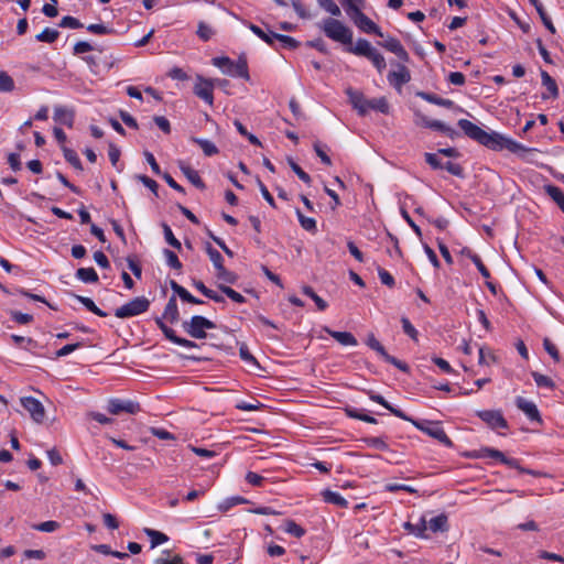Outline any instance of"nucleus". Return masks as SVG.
Returning a JSON list of instances; mask_svg holds the SVG:
<instances>
[{
    "label": "nucleus",
    "instance_id": "1",
    "mask_svg": "<svg viewBox=\"0 0 564 564\" xmlns=\"http://www.w3.org/2000/svg\"><path fill=\"white\" fill-rule=\"evenodd\" d=\"M463 132L470 139L494 151L507 149L511 153L521 154L530 151L523 144L507 138L497 132H487L467 119H459L457 122Z\"/></svg>",
    "mask_w": 564,
    "mask_h": 564
},
{
    "label": "nucleus",
    "instance_id": "2",
    "mask_svg": "<svg viewBox=\"0 0 564 564\" xmlns=\"http://www.w3.org/2000/svg\"><path fill=\"white\" fill-rule=\"evenodd\" d=\"M319 28L328 39L347 45V47L352 46V31L340 20L327 18L323 20Z\"/></svg>",
    "mask_w": 564,
    "mask_h": 564
},
{
    "label": "nucleus",
    "instance_id": "3",
    "mask_svg": "<svg viewBox=\"0 0 564 564\" xmlns=\"http://www.w3.org/2000/svg\"><path fill=\"white\" fill-rule=\"evenodd\" d=\"M213 65L220 68L224 74L232 77L249 79L248 63L246 56L241 55L234 62L227 56L214 57Z\"/></svg>",
    "mask_w": 564,
    "mask_h": 564
},
{
    "label": "nucleus",
    "instance_id": "4",
    "mask_svg": "<svg viewBox=\"0 0 564 564\" xmlns=\"http://www.w3.org/2000/svg\"><path fill=\"white\" fill-rule=\"evenodd\" d=\"M346 51L348 53L368 58L371 61L379 73H382L387 66L383 55L380 54L375 47H372L370 42L365 39H359L355 46L346 47Z\"/></svg>",
    "mask_w": 564,
    "mask_h": 564
},
{
    "label": "nucleus",
    "instance_id": "5",
    "mask_svg": "<svg viewBox=\"0 0 564 564\" xmlns=\"http://www.w3.org/2000/svg\"><path fill=\"white\" fill-rule=\"evenodd\" d=\"M182 327L191 337L204 339L207 336L206 329H214L216 325L204 316L195 315L189 321H184Z\"/></svg>",
    "mask_w": 564,
    "mask_h": 564
},
{
    "label": "nucleus",
    "instance_id": "6",
    "mask_svg": "<svg viewBox=\"0 0 564 564\" xmlns=\"http://www.w3.org/2000/svg\"><path fill=\"white\" fill-rule=\"evenodd\" d=\"M150 307V301L145 296H138L116 308L115 316L118 318H129L147 312Z\"/></svg>",
    "mask_w": 564,
    "mask_h": 564
},
{
    "label": "nucleus",
    "instance_id": "7",
    "mask_svg": "<svg viewBox=\"0 0 564 564\" xmlns=\"http://www.w3.org/2000/svg\"><path fill=\"white\" fill-rule=\"evenodd\" d=\"M414 124L417 127L429 128L436 131H440L447 135L451 139H455L459 135V133L453 129L452 127L445 124L440 120H433L424 116L421 111L414 112Z\"/></svg>",
    "mask_w": 564,
    "mask_h": 564
},
{
    "label": "nucleus",
    "instance_id": "8",
    "mask_svg": "<svg viewBox=\"0 0 564 564\" xmlns=\"http://www.w3.org/2000/svg\"><path fill=\"white\" fill-rule=\"evenodd\" d=\"M412 424L419 429L420 431L426 433L429 436L437 440L440 443L444 444L447 447L453 446V442L445 433L444 429L437 422H419L412 421Z\"/></svg>",
    "mask_w": 564,
    "mask_h": 564
},
{
    "label": "nucleus",
    "instance_id": "9",
    "mask_svg": "<svg viewBox=\"0 0 564 564\" xmlns=\"http://www.w3.org/2000/svg\"><path fill=\"white\" fill-rule=\"evenodd\" d=\"M367 345L372 349L375 350L377 354H379L383 359L384 361L395 366L398 369H400L401 371L403 372H408L409 371V366L397 359L395 357L389 355L386 350V348L381 345V343L375 337L373 334H369L367 336Z\"/></svg>",
    "mask_w": 564,
    "mask_h": 564
},
{
    "label": "nucleus",
    "instance_id": "10",
    "mask_svg": "<svg viewBox=\"0 0 564 564\" xmlns=\"http://www.w3.org/2000/svg\"><path fill=\"white\" fill-rule=\"evenodd\" d=\"M354 23L357 25L358 29H360L362 32L368 34H376L380 37H383V33L381 32L380 28L371 20L369 19L361 9L355 12H351L348 14Z\"/></svg>",
    "mask_w": 564,
    "mask_h": 564
},
{
    "label": "nucleus",
    "instance_id": "11",
    "mask_svg": "<svg viewBox=\"0 0 564 564\" xmlns=\"http://www.w3.org/2000/svg\"><path fill=\"white\" fill-rule=\"evenodd\" d=\"M194 94L203 99L209 106L214 104V83L212 79L204 78L200 75L196 77V84L194 86Z\"/></svg>",
    "mask_w": 564,
    "mask_h": 564
},
{
    "label": "nucleus",
    "instance_id": "12",
    "mask_svg": "<svg viewBox=\"0 0 564 564\" xmlns=\"http://www.w3.org/2000/svg\"><path fill=\"white\" fill-rule=\"evenodd\" d=\"M107 410L112 415H118L122 412L129 414H135L140 412V404L132 400H122V399H110L108 401Z\"/></svg>",
    "mask_w": 564,
    "mask_h": 564
},
{
    "label": "nucleus",
    "instance_id": "13",
    "mask_svg": "<svg viewBox=\"0 0 564 564\" xmlns=\"http://www.w3.org/2000/svg\"><path fill=\"white\" fill-rule=\"evenodd\" d=\"M20 402L36 423H42L44 421L45 409L37 399L33 397H23L20 399Z\"/></svg>",
    "mask_w": 564,
    "mask_h": 564
},
{
    "label": "nucleus",
    "instance_id": "14",
    "mask_svg": "<svg viewBox=\"0 0 564 564\" xmlns=\"http://www.w3.org/2000/svg\"><path fill=\"white\" fill-rule=\"evenodd\" d=\"M480 452H481V454H480L481 457L496 458L499 462H501L502 464H505L511 468H516V469L520 470L521 473L533 474L531 470H527V469L522 468L519 465L518 459L509 458L502 452H500L498 449L486 447V448H482Z\"/></svg>",
    "mask_w": 564,
    "mask_h": 564
},
{
    "label": "nucleus",
    "instance_id": "15",
    "mask_svg": "<svg viewBox=\"0 0 564 564\" xmlns=\"http://www.w3.org/2000/svg\"><path fill=\"white\" fill-rule=\"evenodd\" d=\"M477 415L491 429H508V422L498 410H484Z\"/></svg>",
    "mask_w": 564,
    "mask_h": 564
},
{
    "label": "nucleus",
    "instance_id": "16",
    "mask_svg": "<svg viewBox=\"0 0 564 564\" xmlns=\"http://www.w3.org/2000/svg\"><path fill=\"white\" fill-rule=\"evenodd\" d=\"M411 80L409 68L403 64H397V70L388 74V82L397 89H401L403 85Z\"/></svg>",
    "mask_w": 564,
    "mask_h": 564
},
{
    "label": "nucleus",
    "instance_id": "17",
    "mask_svg": "<svg viewBox=\"0 0 564 564\" xmlns=\"http://www.w3.org/2000/svg\"><path fill=\"white\" fill-rule=\"evenodd\" d=\"M379 44L387 51L397 55L402 62H409L410 56L398 39L388 36L383 42H380Z\"/></svg>",
    "mask_w": 564,
    "mask_h": 564
},
{
    "label": "nucleus",
    "instance_id": "18",
    "mask_svg": "<svg viewBox=\"0 0 564 564\" xmlns=\"http://www.w3.org/2000/svg\"><path fill=\"white\" fill-rule=\"evenodd\" d=\"M516 405L519 410H521L531 421H535L541 423L542 419L540 412L532 401H529L522 397H518L516 399Z\"/></svg>",
    "mask_w": 564,
    "mask_h": 564
},
{
    "label": "nucleus",
    "instance_id": "19",
    "mask_svg": "<svg viewBox=\"0 0 564 564\" xmlns=\"http://www.w3.org/2000/svg\"><path fill=\"white\" fill-rule=\"evenodd\" d=\"M346 94L352 107L358 110L359 115L365 116L368 112L369 99L365 98L361 91L355 90L352 88H347Z\"/></svg>",
    "mask_w": 564,
    "mask_h": 564
},
{
    "label": "nucleus",
    "instance_id": "20",
    "mask_svg": "<svg viewBox=\"0 0 564 564\" xmlns=\"http://www.w3.org/2000/svg\"><path fill=\"white\" fill-rule=\"evenodd\" d=\"M324 332H326L329 336H332L335 340H337L343 346H357L358 341L356 337L349 332H337L333 330L329 327L325 326Z\"/></svg>",
    "mask_w": 564,
    "mask_h": 564
},
{
    "label": "nucleus",
    "instance_id": "21",
    "mask_svg": "<svg viewBox=\"0 0 564 564\" xmlns=\"http://www.w3.org/2000/svg\"><path fill=\"white\" fill-rule=\"evenodd\" d=\"M180 170L186 176V178L197 188L204 189L205 183L200 178L198 172L191 167L187 163L180 161L178 162Z\"/></svg>",
    "mask_w": 564,
    "mask_h": 564
},
{
    "label": "nucleus",
    "instance_id": "22",
    "mask_svg": "<svg viewBox=\"0 0 564 564\" xmlns=\"http://www.w3.org/2000/svg\"><path fill=\"white\" fill-rule=\"evenodd\" d=\"M75 112L65 107L58 106L54 109V120L72 128L74 124Z\"/></svg>",
    "mask_w": 564,
    "mask_h": 564
},
{
    "label": "nucleus",
    "instance_id": "23",
    "mask_svg": "<svg viewBox=\"0 0 564 564\" xmlns=\"http://www.w3.org/2000/svg\"><path fill=\"white\" fill-rule=\"evenodd\" d=\"M542 85L547 89L549 95L542 94V99L557 98L558 88L556 82L550 76L546 70H541Z\"/></svg>",
    "mask_w": 564,
    "mask_h": 564
},
{
    "label": "nucleus",
    "instance_id": "24",
    "mask_svg": "<svg viewBox=\"0 0 564 564\" xmlns=\"http://www.w3.org/2000/svg\"><path fill=\"white\" fill-rule=\"evenodd\" d=\"M164 336L172 343L185 347V348H196L197 344L195 341L188 340L186 338L180 337L175 334V332L170 328L167 325L164 329H162Z\"/></svg>",
    "mask_w": 564,
    "mask_h": 564
},
{
    "label": "nucleus",
    "instance_id": "25",
    "mask_svg": "<svg viewBox=\"0 0 564 564\" xmlns=\"http://www.w3.org/2000/svg\"><path fill=\"white\" fill-rule=\"evenodd\" d=\"M162 318L167 319L169 322L176 323L180 318L178 307L176 303V297L171 296L165 305Z\"/></svg>",
    "mask_w": 564,
    "mask_h": 564
},
{
    "label": "nucleus",
    "instance_id": "26",
    "mask_svg": "<svg viewBox=\"0 0 564 564\" xmlns=\"http://www.w3.org/2000/svg\"><path fill=\"white\" fill-rule=\"evenodd\" d=\"M530 3L535 8L540 19L542 20L545 28L551 32L555 33V28L552 23L551 18L547 15L542 2L540 0H529Z\"/></svg>",
    "mask_w": 564,
    "mask_h": 564
},
{
    "label": "nucleus",
    "instance_id": "27",
    "mask_svg": "<svg viewBox=\"0 0 564 564\" xmlns=\"http://www.w3.org/2000/svg\"><path fill=\"white\" fill-rule=\"evenodd\" d=\"M544 191L564 213V192L555 185H546L544 186Z\"/></svg>",
    "mask_w": 564,
    "mask_h": 564
},
{
    "label": "nucleus",
    "instance_id": "28",
    "mask_svg": "<svg viewBox=\"0 0 564 564\" xmlns=\"http://www.w3.org/2000/svg\"><path fill=\"white\" fill-rule=\"evenodd\" d=\"M417 96L423 98L424 100L441 106L445 108H453L455 106L454 101L451 99H445L442 97H438L437 95L430 94V93H419Z\"/></svg>",
    "mask_w": 564,
    "mask_h": 564
},
{
    "label": "nucleus",
    "instance_id": "29",
    "mask_svg": "<svg viewBox=\"0 0 564 564\" xmlns=\"http://www.w3.org/2000/svg\"><path fill=\"white\" fill-rule=\"evenodd\" d=\"M76 278L84 283H97L99 278L94 268H79Z\"/></svg>",
    "mask_w": 564,
    "mask_h": 564
},
{
    "label": "nucleus",
    "instance_id": "30",
    "mask_svg": "<svg viewBox=\"0 0 564 564\" xmlns=\"http://www.w3.org/2000/svg\"><path fill=\"white\" fill-rule=\"evenodd\" d=\"M429 528L433 532H445L448 529L447 517L440 514L429 521Z\"/></svg>",
    "mask_w": 564,
    "mask_h": 564
},
{
    "label": "nucleus",
    "instance_id": "31",
    "mask_svg": "<svg viewBox=\"0 0 564 564\" xmlns=\"http://www.w3.org/2000/svg\"><path fill=\"white\" fill-rule=\"evenodd\" d=\"M191 141L199 145L207 156H212L218 153L217 147L209 140L192 137Z\"/></svg>",
    "mask_w": 564,
    "mask_h": 564
},
{
    "label": "nucleus",
    "instance_id": "32",
    "mask_svg": "<svg viewBox=\"0 0 564 564\" xmlns=\"http://www.w3.org/2000/svg\"><path fill=\"white\" fill-rule=\"evenodd\" d=\"M370 109L387 115L389 113L390 107L386 97H380L368 100V110Z\"/></svg>",
    "mask_w": 564,
    "mask_h": 564
},
{
    "label": "nucleus",
    "instance_id": "33",
    "mask_svg": "<svg viewBox=\"0 0 564 564\" xmlns=\"http://www.w3.org/2000/svg\"><path fill=\"white\" fill-rule=\"evenodd\" d=\"M403 527L410 533H412L419 538H424L425 536L424 532L427 529V524H426V521L424 518H421L419 523H416V524H413L411 522H405Z\"/></svg>",
    "mask_w": 564,
    "mask_h": 564
},
{
    "label": "nucleus",
    "instance_id": "34",
    "mask_svg": "<svg viewBox=\"0 0 564 564\" xmlns=\"http://www.w3.org/2000/svg\"><path fill=\"white\" fill-rule=\"evenodd\" d=\"M75 299L80 302L89 312L96 314L100 317H106L107 313L101 311L90 297L82 296V295H75Z\"/></svg>",
    "mask_w": 564,
    "mask_h": 564
},
{
    "label": "nucleus",
    "instance_id": "35",
    "mask_svg": "<svg viewBox=\"0 0 564 564\" xmlns=\"http://www.w3.org/2000/svg\"><path fill=\"white\" fill-rule=\"evenodd\" d=\"M144 533L151 539V547H156L158 545L165 543L169 540V536L160 531L145 528Z\"/></svg>",
    "mask_w": 564,
    "mask_h": 564
},
{
    "label": "nucleus",
    "instance_id": "36",
    "mask_svg": "<svg viewBox=\"0 0 564 564\" xmlns=\"http://www.w3.org/2000/svg\"><path fill=\"white\" fill-rule=\"evenodd\" d=\"M323 497L326 502L336 505L338 507H347L348 505L347 500L343 496L332 490L323 491Z\"/></svg>",
    "mask_w": 564,
    "mask_h": 564
},
{
    "label": "nucleus",
    "instance_id": "37",
    "mask_svg": "<svg viewBox=\"0 0 564 564\" xmlns=\"http://www.w3.org/2000/svg\"><path fill=\"white\" fill-rule=\"evenodd\" d=\"M216 276L219 281H221V284H235L238 281V275L227 270L225 267L217 270Z\"/></svg>",
    "mask_w": 564,
    "mask_h": 564
},
{
    "label": "nucleus",
    "instance_id": "38",
    "mask_svg": "<svg viewBox=\"0 0 564 564\" xmlns=\"http://www.w3.org/2000/svg\"><path fill=\"white\" fill-rule=\"evenodd\" d=\"M59 36V32L55 29L45 28L41 33H39L35 39L39 42L45 43H54Z\"/></svg>",
    "mask_w": 564,
    "mask_h": 564
},
{
    "label": "nucleus",
    "instance_id": "39",
    "mask_svg": "<svg viewBox=\"0 0 564 564\" xmlns=\"http://www.w3.org/2000/svg\"><path fill=\"white\" fill-rule=\"evenodd\" d=\"M63 153H64V158L65 160L76 170L78 171H83V165H82V162L77 155V153L72 150V149H68L66 147H63Z\"/></svg>",
    "mask_w": 564,
    "mask_h": 564
},
{
    "label": "nucleus",
    "instance_id": "40",
    "mask_svg": "<svg viewBox=\"0 0 564 564\" xmlns=\"http://www.w3.org/2000/svg\"><path fill=\"white\" fill-rule=\"evenodd\" d=\"M206 252H207L210 261L213 262L216 271L224 267L223 256L219 253L218 250L213 248L210 243L206 245Z\"/></svg>",
    "mask_w": 564,
    "mask_h": 564
},
{
    "label": "nucleus",
    "instance_id": "41",
    "mask_svg": "<svg viewBox=\"0 0 564 564\" xmlns=\"http://www.w3.org/2000/svg\"><path fill=\"white\" fill-rule=\"evenodd\" d=\"M302 292L315 302L319 311H325L327 308V302L318 296L311 286H303Z\"/></svg>",
    "mask_w": 564,
    "mask_h": 564
},
{
    "label": "nucleus",
    "instance_id": "42",
    "mask_svg": "<svg viewBox=\"0 0 564 564\" xmlns=\"http://www.w3.org/2000/svg\"><path fill=\"white\" fill-rule=\"evenodd\" d=\"M531 375H532L538 387L546 388V389H551V390H553L555 388V383L550 377L542 375L540 372H536V371H533Z\"/></svg>",
    "mask_w": 564,
    "mask_h": 564
},
{
    "label": "nucleus",
    "instance_id": "43",
    "mask_svg": "<svg viewBox=\"0 0 564 564\" xmlns=\"http://www.w3.org/2000/svg\"><path fill=\"white\" fill-rule=\"evenodd\" d=\"M249 29L257 35L259 36L261 40H263L265 43L272 45L273 44V41H274V32L272 31H263L261 28H259L258 25L256 24H250L249 25Z\"/></svg>",
    "mask_w": 564,
    "mask_h": 564
},
{
    "label": "nucleus",
    "instance_id": "44",
    "mask_svg": "<svg viewBox=\"0 0 564 564\" xmlns=\"http://www.w3.org/2000/svg\"><path fill=\"white\" fill-rule=\"evenodd\" d=\"M296 216L303 229L312 232L316 231V221L314 218L304 216L300 209H296Z\"/></svg>",
    "mask_w": 564,
    "mask_h": 564
},
{
    "label": "nucleus",
    "instance_id": "45",
    "mask_svg": "<svg viewBox=\"0 0 564 564\" xmlns=\"http://www.w3.org/2000/svg\"><path fill=\"white\" fill-rule=\"evenodd\" d=\"M318 6L333 17H340L341 10L333 0H317Z\"/></svg>",
    "mask_w": 564,
    "mask_h": 564
},
{
    "label": "nucleus",
    "instance_id": "46",
    "mask_svg": "<svg viewBox=\"0 0 564 564\" xmlns=\"http://www.w3.org/2000/svg\"><path fill=\"white\" fill-rule=\"evenodd\" d=\"M218 289L224 293L226 294L230 300H232L234 302L236 303H245L246 302V299L245 296H242L240 293H238L237 291H235L234 289H231L230 286L228 285H225V284H218Z\"/></svg>",
    "mask_w": 564,
    "mask_h": 564
},
{
    "label": "nucleus",
    "instance_id": "47",
    "mask_svg": "<svg viewBox=\"0 0 564 564\" xmlns=\"http://www.w3.org/2000/svg\"><path fill=\"white\" fill-rule=\"evenodd\" d=\"M284 531L296 538H301L305 534V530L295 523L293 520H286L283 527Z\"/></svg>",
    "mask_w": 564,
    "mask_h": 564
},
{
    "label": "nucleus",
    "instance_id": "48",
    "mask_svg": "<svg viewBox=\"0 0 564 564\" xmlns=\"http://www.w3.org/2000/svg\"><path fill=\"white\" fill-rule=\"evenodd\" d=\"M346 412L349 417L357 419V420H360V421H364V422H367L370 424L377 423V420L373 416L362 413L358 409H347Z\"/></svg>",
    "mask_w": 564,
    "mask_h": 564
},
{
    "label": "nucleus",
    "instance_id": "49",
    "mask_svg": "<svg viewBox=\"0 0 564 564\" xmlns=\"http://www.w3.org/2000/svg\"><path fill=\"white\" fill-rule=\"evenodd\" d=\"M164 238L166 242L172 246L173 248L180 250L182 248L181 242L175 238L171 227L167 224L162 225Z\"/></svg>",
    "mask_w": 564,
    "mask_h": 564
},
{
    "label": "nucleus",
    "instance_id": "50",
    "mask_svg": "<svg viewBox=\"0 0 564 564\" xmlns=\"http://www.w3.org/2000/svg\"><path fill=\"white\" fill-rule=\"evenodd\" d=\"M163 554L166 556L171 555L170 550H164ZM154 564H185L183 557L180 554H175L172 558L159 557L154 561Z\"/></svg>",
    "mask_w": 564,
    "mask_h": 564
},
{
    "label": "nucleus",
    "instance_id": "51",
    "mask_svg": "<svg viewBox=\"0 0 564 564\" xmlns=\"http://www.w3.org/2000/svg\"><path fill=\"white\" fill-rule=\"evenodd\" d=\"M14 89V80L6 72H0V91L10 93Z\"/></svg>",
    "mask_w": 564,
    "mask_h": 564
},
{
    "label": "nucleus",
    "instance_id": "52",
    "mask_svg": "<svg viewBox=\"0 0 564 564\" xmlns=\"http://www.w3.org/2000/svg\"><path fill=\"white\" fill-rule=\"evenodd\" d=\"M32 528L41 532H54L61 528V523L54 520H50L37 524H33Z\"/></svg>",
    "mask_w": 564,
    "mask_h": 564
},
{
    "label": "nucleus",
    "instance_id": "53",
    "mask_svg": "<svg viewBox=\"0 0 564 564\" xmlns=\"http://www.w3.org/2000/svg\"><path fill=\"white\" fill-rule=\"evenodd\" d=\"M289 164L292 169V171L299 176L301 181H303L305 184L310 185L312 183L311 176L293 160H289Z\"/></svg>",
    "mask_w": 564,
    "mask_h": 564
},
{
    "label": "nucleus",
    "instance_id": "54",
    "mask_svg": "<svg viewBox=\"0 0 564 564\" xmlns=\"http://www.w3.org/2000/svg\"><path fill=\"white\" fill-rule=\"evenodd\" d=\"M240 358L249 365L260 367L257 359L251 355L246 344H241L239 348Z\"/></svg>",
    "mask_w": 564,
    "mask_h": 564
},
{
    "label": "nucleus",
    "instance_id": "55",
    "mask_svg": "<svg viewBox=\"0 0 564 564\" xmlns=\"http://www.w3.org/2000/svg\"><path fill=\"white\" fill-rule=\"evenodd\" d=\"M164 253V257L166 259V263L175 269V270H181L182 269V263L181 261L178 260L177 256L175 254V252L169 250V249H164L163 251Z\"/></svg>",
    "mask_w": 564,
    "mask_h": 564
},
{
    "label": "nucleus",
    "instance_id": "56",
    "mask_svg": "<svg viewBox=\"0 0 564 564\" xmlns=\"http://www.w3.org/2000/svg\"><path fill=\"white\" fill-rule=\"evenodd\" d=\"M326 149L327 147L326 145H323L322 143L319 142H315L314 143V150H315V153L316 155L321 159V161L326 164V165H332V160L328 156V154L326 153Z\"/></svg>",
    "mask_w": 564,
    "mask_h": 564
},
{
    "label": "nucleus",
    "instance_id": "57",
    "mask_svg": "<svg viewBox=\"0 0 564 564\" xmlns=\"http://www.w3.org/2000/svg\"><path fill=\"white\" fill-rule=\"evenodd\" d=\"M274 40H278L282 44V46L286 48H296L299 45V42L289 35L275 33Z\"/></svg>",
    "mask_w": 564,
    "mask_h": 564
},
{
    "label": "nucleus",
    "instance_id": "58",
    "mask_svg": "<svg viewBox=\"0 0 564 564\" xmlns=\"http://www.w3.org/2000/svg\"><path fill=\"white\" fill-rule=\"evenodd\" d=\"M362 442L370 447H375L381 451H386L389 447L387 442L383 441L381 437H366L362 440Z\"/></svg>",
    "mask_w": 564,
    "mask_h": 564
},
{
    "label": "nucleus",
    "instance_id": "59",
    "mask_svg": "<svg viewBox=\"0 0 564 564\" xmlns=\"http://www.w3.org/2000/svg\"><path fill=\"white\" fill-rule=\"evenodd\" d=\"M197 35L203 41H208L214 35V30L208 24H206L204 22H199L198 29H197Z\"/></svg>",
    "mask_w": 564,
    "mask_h": 564
},
{
    "label": "nucleus",
    "instance_id": "60",
    "mask_svg": "<svg viewBox=\"0 0 564 564\" xmlns=\"http://www.w3.org/2000/svg\"><path fill=\"white\" fill-rule=\"evenodd\" d=\"M59 26L61 28H69V29H79V28H83V23L74 17L66 15L61 20Z\"/></svg>",
    "mask_w": 564,
    "mask_h": 564
},
{
    "label": "nucleus",
    "instance_id": "61",
    "mask_svg": "<svg viewBox=\"0 0 564 564\" xmlns=\"http://www.w3.org/2000/svg\"><path fill=\"white\" fill-rule=\"evenodd\" d=\"M438 153H429L424 154L426 163L434 170L443 169V163L438 158Z\"/></svg>",
    "mask_w": 564,
    "mask_h": 564
},
{
    "label": "nucleus",
    "instance_id": "62",
    "mask_svg": "<svg viewBox=\"0 0 564 564\" xmlns=\"http://www.w3.org/2000/svg\"><path fill=\"white\" fill-rule=\"evenodd\" d=\"M402 328L403 332L411 337L413 340H417V330L414 328V326L411 324L409 318L402 317L401 318Z\"/></svg>",
    "mask_w": 564,
    "mask_h": 564
},
{
    "label": "nucleus",
    "instance_id": "63",
    "mask_svg": "<svg viewBox=\"0 0 564 564\" xmlns=\"http://www.w3.org/2000/svg\"><path fill=\"white\" fill-rule=\"evenodd\" d=\"M443 169H445L448 173L452 175L463 177L464 176V169L458 163L453 162H446L443 164Z\"/></svg>",
    "mask_w": 564,
    "mask_h": 564
},
{
    "label": "nucleus",
    "instance_id": "64",
    "mask_svg": "<svg viewBox=\"0 0 564 564\" xmlns=\"http://www.w3.org/2000/svg\"><path fill=\"white\" fill-rule=\"evenodd\" d=\"M11 318L18 324H29L33 321V316L30 314L21 313L18 311L10 312Z\"/></svg>",
    "mask_w": 564,
    "mask_h": 564
}]
</instances>
